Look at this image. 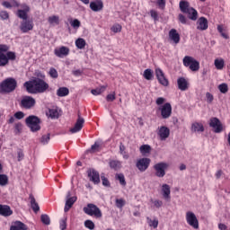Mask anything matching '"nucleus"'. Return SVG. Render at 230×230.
<instances>
[{
  "label": "nucleus",
  "instance_id": "nucleus-49",
  "mask_svg": "<svg viewBox=\"0 0 230 230\" xmlns=\"http://www.w3.org/2000/svg\"><path fill=\"white\" fill-rule=\"evenodd\" d=\"M5 56L8 58V62H10V60L13 62L17 58V55H15L13 51H8Z\"/></svg>",
  "mask_w": 230,
  "mask_h": 230
},
{
  "label": "nucleus",
  "instance_id": "nucleus-43",
  "mask_svg": "<svg viewBox=\"0 0 230 230\" xmlns=\"http://www.w3.org/2000/svg\"><path fill=\"white\" fill-rule=\"evenodd\" d=\"M40 220H41L42 224H44L45 226H49V224H51V219H49V216H48L46 214L41 215Z\"/></svg>",
  "mask_w": 230,
  "mask_h": 230
},
{
  "label": "nucleus",
  "instance_id": "nucleus-45",
  "mask_svg": "<svg viewBox=\"0 0 230 230\" xmlns=\"http://www.w3.org/2000/svg\"><path fill=\"white\" fill-rule=\"evenodd\" d=\"M218 89H219L220 93H222V94H226L227 93V91H229V86H227V84L223 83L218 85Z\"/></svg>",
  "mask_w": 230,
  "mask_h": 230
},
{
  "label": "nucleus",
  "instance_id": "nucleus-44",
  "mask_svg": "<svg viewBox=\"0 0 230 230\" xmlns=\"http://www.w3.org/2000/svg\"><path fill=\"white\" fill-rule=\"evenodd\" d=\"M84 227H86V229L93 230L95 227L94 222H93V220H91V219L85 220Z\"/></svg>",
  "mask_w": 230,
  "mask_h": 230
},
{
  "label": "nucleus",
  "instance_id": "nucleus-32",
  "mask_svg": "<svg viewBox=\"0 0 230 230\" xmlns=\"http://www.w3.org/2000/svg\"><path fill=\"white\" fill-rule=\"evenodd\" d=\"M146 222H147L149 227H153L154 229H157V227L159 226V219H157V218H155L152 220V218L147 217Z\"/></svg>",
  "mask_w": 230,
  "mask_h": 230
},
{
  "label": "nucleus",
  "instance_id": "nucleus-36",
  "mask_svg": "<svg viewBox=\"0 0 230 230\" xmlns=\"http://www.w3.org/2000/svg\"><path fill=\"white\" fill-rule=\"evenodd\" d=\"M85 40L79 38L75 40V46L78 49H84L85 48Z\"/></svg>",
  "mask_w": 230,
  "mask_h": 230
},
{
  "label": "nucleus",
  "instance_id": "nucleus-41",
  "mask_svg": "<svg viewBox=\"0 0 230 230\" xmlns=\"http://www.w3.org/2000/svg\"><path fill=\"white\" fill-rule=\"evenodd\" d=\"M49 139H51V134L48 133L40 138V142L41 145H48V143H49Z\"/></svg>",
  "mask_w": 230,
  "mask_h": 230
},
{
  "label": "nucleus",
  "instance_id": "nucleus-2",
  "mask_svg": "<svg viewBox=\"0 0 230 230\" xmlns=\"http://www.w3.org/2000/svg\"><path fill=\"white\" fill-rule=\"evenodd\" d=\"M180 10L182 13H187L189 19L190 21H197V17H199V13L195 8L190 6V2L181 0L180 1Z\"/></svg>",
  "mask_w": 230,
  "mask_h": 230
},
{
  "label": "nucleus",
  "instance_id": "nucleus-60",
  "mask_svg": "<svg viewBox=\"0 0 230 230\" xmlns=\"http://www.w3.org/2000/svg\"><path fill=\"white\" fill-rule=\"evenodd\" d=\"M206 98L208 103H213V101L215 100V97L209 92L206 93Z\"/></svg>",
  "mask_w": 230,
  "mask_h": 230
},
{
  "label": "nucleus",
  "instance_id": "nucleus-5",
  "mask_svg": "<svg viewBox=\"0 0 230 230\" xmlns=\"http://www.w3.org/2000/svg\"><path fill=\"white\" fill-rule=\"evenodd\" d=\"M25 123L31 132H39L40 130V119L35 115L27 117Z\"/></svg>",
  "mask_w": 230,
  "mask_h": 230
},
{
  "label": "nucleus",
  "instance_id": "nucleus-53",
  "mask_svg": "<svg viewBox=\"0 0 230 230\" xmlns=\"http://www.w3.org/2000/svg\"><path fill=\"white\" fill-rule=\"evenodd\" d=\"M156 4L160 10L166 8V0H156Z\"/></svg>",
  "mask_w": 230,
  "mask_h": 230
},
{
  "label": "nucleus",
  "instance_id": "nucleus-14",
  "mask_svg": "<svg viewBox=\"0 0 230 230\" xmlns=\"http://www.w3.org/2000/svg\"><path fill=\"white\" fill-rule=\"evenodd\" d=\"M136 166L139 172H146L150 166V158H140L137 161Z\"/></svg>",
  "mask_w": 230,
  "mask_h": 230
},
{
  "label": "nucleus",
  "instance_id": "nucleus-54",
  "mask_svg": "<svg viewBox=\"0 0 230 230\" xmlns=\"http://www.w3.org/2000/svg\"><path fill=\"white\" fill-rule=\"evenodd\" d=\"M217 31L220 32V35H221V37H223V39H229V35H227V33L224 32V27H222V25L217 26Z\"/></svg>",
  "mask_w": 230,
  "mask_h": 230
},
{
  "label": "nucleus",
  "instance_id": "nucleus-1",
  "mask_svg": "<svg viewBox=\"0 0 230 230\" xmlns=\"http://www.w3.org/2000/svg\"><path fill=\"white\" fill-rule=\"evenodd\" d=\"M23 87H25L29 94H42L49 89V84L41 78H36L25 82Z\"/></svg>",
  "mask_w": 230,
  "mask_h": 230
},
{
  "label": "nucleus",
  "instance_id": "nucleus-26",
  "mask_svg": "<svg viewBox=\"0 0 230 230\" xmlns=\"http://www.w3.org/2000/svg\"><path fill=\"white\" fill-rule=\"evenodd\" d=\"M177 84H178V88L180 89V91H187L188 81H186V78H184V77L178 78Z\"/></svg>",
  "mask_w": 230,
  "mask_h": 230
},
{
  "label": "nucleus",
  "instance_id": "nucleus-24",
  "mask_svg": "<svg viewBox=\"0 0 230 230\" xmlns=\"http://www.w3.org/2000/svg\"><path fill=\"white\" fill-rule=\"evenodd\" d=\"M29 199L31 201V209L34 211V213H39V211H40V207H39V203H37L35 196H33V194H30Z\"/></svg>",
  "mask_w": 230,
  "mask_h": 230
},
{
  "label": "nucleus",
  "instance_id": "nucleus-37",
  "mask_svg": "<svg viewBox=\"0 0 230 230\" xmlns=\"http://www.w3.org/2000/svg\"><path fill=\"white\" fill-rule=\"evenodd\" d=\"M144 78H146V80H152V78H154V71L150 68L146 69L144 71Z\"/></svg>",
  "mask_w": 230,
  "mask_h": 230
},
{
  "label": "nucleus",
  "instance_id": "nucleus-61",
  "mask_svg": "<svg viewBox=\"0 0 230 230\" xmlns=\"http://www.w3.org/2000/svg\"><path fill=\"white\" fill-rule=\"evenodd\" d=\"M116 100V93L113 92L112 93H110L106 96V101L107 102H114Z\"/></svg>",
  "mask_w": 230,
  "mask_h": 230
},
{
  "label": "nucleus",
  "instance_id": "nucleus-47",
  "mask_svg": "<svg viewBox=\"0 0 230 230\" xmlns=\"http://www.w3.org/2000/svg\"><path fill=\"white\" fill-rule=\"evenodd\" d=\"M49 116L52 119H55V118H58V110H57V109L49 110Z\"/></svg>",
  "mask_w": 230,
  "mask_h": 230
},
{
  "label": "nucleus",
  "instance_id": "nucleus-31",
  "mask_svg": "<svg viewBox=\"0 0 230 230\" xmlns=\"http://www.w3.org/2000/svg\"><path fill=\"white\" fill-rule=\"evenodd\" d=\"M68 95H69V88L67 87H59L57 90V96H58L59 98H64Z\"/></svg>",
  "mask_w": 230,
  "mask_h": 230
},
{
  "label": "nucleus",
  "instance_id": "nucleus-63",
  "mask_svg": "<svg viewBox=\"0 0 230 230\" xmlns=\"http://www.w3.org/2000/svg\"><path fill=\"white\" fill-rule=\"evenodd\" d=\"M17 157H18V161L21 162L24 159V152L22 151V149H19L17 152Z\"/></svg>",
  "mask_w": 230,
  "mask_h": 230
},
{
  "label": "nucleus",
  "instance_id": "nucleus-9",
  "mask_svg": "<svg viewBox=\"0 0 230 230\" xmlns=\"http://www.w3.org/2000/svg\"><path fill=\"white\" fill-rule=\"evenodd\" d=\"M158 111H160L163 119H168L172 117V104L170 102H165L160 106Z\"/></svg>",
  "mask_w": 230,
  "mask_h": 230
},
{
  "label": "nucleus",
  "instance_id": "nucleus-25",
  "mask_svg": "<svg viewBox=\"0 0 230 230\" xmlns=\"http://www.w3.org/2000/svg\"><path fill=\"white\" fill-rule=\"evenodd\" d=\"M13 211L10 208V206L7 205H0V215L2 217H10L12 216Z\"/></svg>",
  "mask_w": 230,
  "mask_h": 230
},
{
  "label": "nucleus",
  "instance_id": "nucleus-28",
  "mask_svg": "<svg viewBox=\"0 0 230 230\" xmlns=\"http://www.w3.org/2000/svg\"><path fill=\"white\" fill-rule=\"evenodd\" d=\"M109 166L111 170L118 172L121 169V162L119 160H110Z\"/></svg>",
  "mask_w": 230,
  "mask_h": 230
},
{
  "label": "nucleus",
  "instance_id": "nucleus-51",
  "mask_svg": "<svg viewBox=\"0 0 230 230\" xmlns=\"http://www.w3.org/2000/svg\"><path fill=\"white\" fill-rule=\"evenodd\" d=\"M10 50V46L0 44V55H4V53H7V51Z\"/></svg>",
  "mask_w": 230,
  "mask_h": 230
},
{
  "label": "nucleus",
  "instance_id": "nucleus-15",
  "mask_svg": "<svg viewBox=\"0 0 230 230\" xmlns=\"http://www.w3.org/2000/svg\"><path fill=\"white\" fill-rule=\"evenodd\" d=\"M155 75L161 85H164V87H168L170 83L168 82L166 76H164V72H163L161 68L155 69Z\"/></svg>",
  "mask_w": 230,
  "mask_h": 230
},
{
  "label": "nucleus",
  "instance_id": "nucleus-13",
  "mask_svg": "<svg viewBox=\"0 0 230 230\" xmlns=\"http://www.w3.org/2000/svg\"><path fill=\"white\" fill-rule=\"evenodd\" d=\"M34 26L33 20H22L20 24V30L22 33H28V31L33 30Z\"/></svg>",
  "mask_w": 230,
  "mask_h": 230
},
{
  "label": "nucleus",
  "instance_id": "nucleus-64",
  "mask_svg": "<svg viewBox=\"0 0 230 230\" xmlns=\"http://www.w3.org/2000/svg\"><path fill=\"white\" fill-rule=\"evenodd\" d=\"M14 118L16 119H22L24 118V112L22 111H17L14 113Z\"/></svg>",
  "mask_w": 230,
  "mask_h": 230
},
{
  "label": "nucleus",
  "instance_id": "nucleus-57",
  "mask_svg": "<svg viewBox=\"0 0 230 230\" xmlns=\"http://www.w3.org/2000/svg\"><path fill=\"white\" fill-rule=\"evenodd\" d=\"M91 152L93 154L100 152V142H95L94 145L91 146Z\"/></svg>",
  "mask_w": 230,
  "mask_h": 230
},
{
  "label": "nucleus",
  "instance_id": "nucleus-27",
  "mask_svg": "<svg viewBox=\"0 0 230 230\" xmlns=\"http://www.w3.org/2000/svg\"><path fill=\"white\" fill-rule=\"evenodd\" d=\"M10 230H28V226L21 221H16L14 225L11 226Z\"/></svg>",
  "mask_w": 230,
  "mask_h": 230
},
{
  "label": "nucleus",
  "instance_id": "nucleus-48",
  "mask_svg": "<svg viewBox=\"0 0 230 230\" xmlns=\"http://www.w3.org/2000/svg\"><path fill=\"white\" fill-rule=\"evenodd\" d=\"M8 184V176L0 174V186H6Z\"/></svg>",
  "mask_w": 230,
  "mask_h": 230
},
{
  "label": "nucleus",
  "instance_id": "nucleus-46",
  "mask_svg": "<svg viewBox=\"0 0 230 230\" xmlns=\"http://www.w3.org/2000/svg\"><path fill=\"white\" fill-rule=\"evenodd\" d=\"M49 75L50 78H54V79L58 78V71H57L55 69V67H50V69L49 71Z\"/></svg>",
  "mask_w": 230,
  "mask_h": 230
},
{
  "label": "nucleus",
  "instance_id": "nucleus-39",
  "mask_svg": "<svg viewBox=\"0 0 230 230\" xmlns=\"http://www.w3.org/2000/svg\"><path fill=\"white\" fill-rule=\"evenodd\" d=\"M49 24H60V18L57 15H52L48 18Z\"/></svg>",
  "mask_w": 230,
  "mask_h": 230
},
{
  "label": "nucleus",
  "instance_id": "nucleus-52",
  "mask_svg": "<svg viewBox=\"0 0 230 230\" xmlns=\"http://www.w3.org/2000/svg\"><path fill=\"white\" fill-rule=\"evenodd\" d=\"M150 15H151L152 19H154L155 22H157V21H159V13H157V11L151 10Z\"/></svg>",
  "mask_w": 230,
  "mask_h": 230
},
{
  "label": "nucleus",
  "instance_id": "nucleus-8",
  "mask_svg": "<svg viewBox=\"0 0 230 230\" xmlns=\"http://www.w3.org/2000/svg\"><path fill=\"white\" fill-rule=\"evenodd\" d=\"M168 169V164L161 162L154 165L156 177L163 178L166 175V170Z\"/></svg>",
  "mask_w": 230,
  "mask_h": 230
},
{
  "label": "nucleus",
  "instance_id": "nucleus-23",
  "mask_svg": "<svg viewBox=\"0 0 230 230\" xmlns=\"http://www.w3.org/2000/svg\"><path fill=\"white\" fill-rule=\"evenodd\" d=\"M89 180L93 182V184H100V173L95 170H92L88 172Z\"/></svg>",
  "mask_w": 230,
  "mask_h": 230
},
{
  "label": "nucleus",
  "instance_id": "nucleus-19",
  "mask_svg": "<svg viewBox=\"0 0 230 230\" xmlns=\"http://www.w3.org/2000/svg\"><path fill=\"white\" fill-rule=\"evenodd\" d=\"M22 8L23 9H19L16 13L17 17L19 19H22V21H26L28 19V13L30 12V6L26 4H22Z\"/></svg>",
  "mask_w": 230,
  "mask_h": 230
},
{
  "label": "nucleus",
  "instance_id": "nucleus-22",
  "mask_svg": "<svg viewBox=\"0 0 230 230\" xmlns=\"http://www.w3.org/2000/svg\"><path fill=\"white\" fill-rule=\"evenodd\" d=\"M169 39L172 40L174 44H179L181 42V34L177 32V30L171 29L169 31Z\"/></svg>",
  "mask_w": 230,
  "mask_h": 230
},
{
  "label": "nucleus",
  "instance_id": "nucleus-21",
  "mask_svg": "<svg viewBox=\"0 0 230 230\" xmlns=\"http://www.w3.org/2000/svg\"><path fill=\"white\" fill-rule=\"evenodd\" d=\"M54 54L58 58H64V57H67L69 55V48L62 46L59 49H54Z\"/></svg>",
  "mask_w": 230,
  "mask_h": 230
},
{
  "label": "nucleus",
  "instance_id": "nucleus-58",
  "mask_svg": "<svg viewBox=\"0 0 230 230\" xmlns=\"http://www.w3.org/2000/svg\"><path fill=\"white\" fill-rule=\"evenodd\" d=\"M0 18L2 21L10 19V14L6 11H0Z\"/></svg>",
  "mask_w": 230,
  "mask_h": 230
},
{
  "label": "nucleus",
  "instance_id": "nucleus-55",
  "mask_svg": "<svg viewBox=\"0 0 230 230\" xmlns=\"http://www.w3.org/2000/svg\"><path fill=\"white\" fill-rule=\"evenodd\" d=\"M111 30L113 31V33H119L122 30L121 25L119 23L114 24Z\"/></svg>",
  "mask_w": 230,
  "mask_h": 230
},
{
  "label": "nucleus",
  "instance_id": "nucleus-40",
  "mask_svg": "<svg viewBox=\"0 0 230 230\" xmlns=\"http://www.w3.org/2000/svg\"><path fill=\"white\" fill-rule=\"evenodd\" d=\"M215 66L217 69L218 70H222L224 69V66H225V61L224 59H215L214 61Z\"/></svg>",
  "mask_w": 230,
  "mask_h": 230
},
{
  "label": "nucleus",
  "instance_id": "nucleus-56",
  "mask_svg": "<svg viewBox=\"0 0 230 230\" xmlns=\"http://www.w3.org/2000/svg\"><path fill=\"white\" fill-rule=\"evenodd\" d=\"M116 207L119 208V209H121L123 206H125V199H117L115 200Z\"/></svg>",
  "mask_w": 230,
  "mask_h": 230
},
{
  "label": "nucleus",
  "instance_id": "nucleus-62",
  "mask_svg": "<svg viewBox=\"0 0 230 230\" xmlns=\"http://www.w3.org/2000/svg\"><path fill=\"white\" fill-rule=\"evenodd\" d=\"M71 26L75 29L79 28L81 26V22L78 21V19H75L71 22Z\"/></svg>",
  "mask_w": 230,
  "mask_h": 230
},
{
  "label": "nucleus",
  "instance_id": "nucleus-4",
  "mask_svg": "<svg viewBox=\"0 0 230 230\" xmlns=\"http://www.w3.org/2000/svg\"><path fill=\"white\" fill-rule=\"evenodd\" d=\"M83 211L85 215H88V217H93V218H96L97 220H100V218L103 217L102 209L93 203H88L86 207H84Z\"/></svg>",
  "mask_w": 230,
  "mask_h": 230
},
{
  "label": "nucleus",
  "instance_id": "nucleus-12",
  "mask_svg": "<svg viewBox=\"0 0 230 230\" xmlns=\"http://www.w3.org/2000/svg\"><path fill=\"white\" fill-rule=\"evenodd\" d=\"M77 116H78V119H76L75 124L69 130L70 134H76L80 132L82 128H84V124L85 123V119L82 118V116L80 115V112H78Z\"/></svg>",
  "mask_w": 230,
  "mask_h": 230
},
{
  "label": "nucleus",
  "instance_id": "nucleus-6",
  "mask_svg": "<svg viewBox=\"0 0 230 230\" xmlns=\"http://www.w3.org/2000/svg\"><path fill=\"white\" fill-rule=\"evenodd\" d=\"M183 66L189 67L190 71L196 72L200 69V63L191 56H185L182 59Z\"/></svg>",
  "mask_w": 230,
  "mask_h": 230
},
{
  "label": "nucleus",
  "instance_id": "nucleus-11",
  "mask_svg": "<svg viewBox=\"0 0 230 230\" xmlns=\"http://www.w3.org/2000/svg\"><path fill=\"white\" fill-rule=\"evenodd\" d=\"M186 221L190 227H193L194 229H199V219H197V216H195V213L191 211H188L186 213Z\"/></svg>",
  "mask_w": 230,
  "mask_h": 230
},
{
  "label": "nucleus",
  "instance_id": "nucleus-7",
  "mask_svg": "<svg viewBox=\"0 0 230 230\" xmlns=\"http://www.w3.org/2000/svg\"><path fill=\"white\" fill-rule=\"evenodd\" d=\"M35 103H37L35 98L27 95L22 98L20 107L27 110L33 109V107H35Z\"/></svg>",
  "mask_w": 230,
  "mask_h": 230
},
{
  "label": "nucleus",
  "instance_id": "nucleus-42",
  "mask_svg": "<svg viewBox=\"0 0 230 230\" xmlns=\"http://www.w3.org/2000/svg\"><path fill=\"white\" fill-rule=\"evenodd\" d=\"M14 134L15 136H19L22 132V123L18 122L14 124Z\"/></svg>",
  "mask_w": 230,
  "mask_h": 230
},
{
  "label": "nucleus",
  "instance_id": "nucleus-3",
  "mask_svg": "<svg viewBox=\"0 0 230 230\" xmlns=\"http://www.w3.org/2000/svg\"><path fill=\"white\" fill-rule=\"evenodd\" d=\"M15 89H17V80L13 77L6 78L0 84V93L2 94L13 93Z\"/></svg>",
  "mask_w": 230,
  "mask_h": 230
},
{
  "label": "nucleus",
  "instance_id": "nucleus-33",
  "mask_svg": "<svg viewBox=\"0 0 230 230\" xmlns=\"http://www.w3.org/2000/svg\"><path fill=\"white\" fill-rule=\"evenodd\" d=\"M139 150L142 155H146V154H150L152 152V146H150V145H142Z\"/></svg>",
  "mask_w": 230,
  "mask_h": 230
},
{
  "label": "nucleus",
  "instance_id": "nucleus-59",
  "mask_svg": "<svg viewBox=\"0 0 230 230\" xmlns=\"http://www.w3.org/2000/svg\"><path fill=\"white\" fill-rule=\"evenodd\" d=\"M101 179L102 181V185L106 188H111V181H109V179L105 176H101Z\"/></svg>",
  "mask_w": 230,
  "mask_h": 230
},
{
  "label": "nucleus",
  "instance_id": "nucleus-50",
  "mask_svg": "<svg viewBox=\"0 0 230 230\" xmlns=\"http://www.w3.org/2000/svg\"><path fill=\"white\" fill-rule=\"evenodd\" d=\"M60 229L66 230L67 228V217H63L59 222Z\"/></svg>",
  "mask_w": 230,
  "mask_h": 230
},
{
  "label": "nucleus",
  "instance_id": "nucleus-17",
  "mask_svg": "<svg viewBox=\"0 0 230 230\" xmlns=\"http://www.w3.org/2000/svg\"><path fill=\"white\" fill-rule=\"evenodd\" d=\"M157 136L160 141H166L170 137V128L166 126H162L158 128Z\"/></svg>",
  "mask_w": 230,
  "mask_h": 230
},
{
  "label": "nucleus",
  "instance_id": "nucleus-38",
  "mask_svg": "<svg viewBox=\"0 0 230 230\" xmlns=\"http://www.w3.org/2000/svg\"><path fill=\"white\" fill-rule=\"evenodd\" d=\"M8 64L6 54H0V67H4V66H8Z\"/></svg>",
  "mask_w": 230,
  "mask_h": 230
},
{
  "label": "nucleus",
  "instance_id": "nucleus-35",
  "mask_svg": "<svg viewBox=\"0 0 230 230\" xmlns=\"http://www.w3.org/2000/svg\"><path fill=\"white\" fill-rule=\"evenodd\" d=\"M115 179L119 181L120 186H127V181H125V175L123 173H117Z\"/></svg>",
  "mask_w": 230,
  "mask_h": 230
},
{
  "label": "nucleus",
  "instance_id": "nucleus-30",
  "mask_svg": "<svg viewBox=\"0 0 230 230\" xmlns=\"http://www.w3.org/2000/svg\"><path fill=\"white\" fill-rule=\"evenodd\" d=\"M204 124L200 122H194L191 125V132H204Z\"/></svg>",
  "mask_w": 230,
  "mask_h": 230
},
{
  "label": "nucleus",
  "instance_id": "nucleus-20",
  "mask_svg": "<svg viewBox=\"0 0 230 230\" xmlns=\"http://www.w3.org/2000/svg\"><path fill=\"white\" fill-rule=\"evenodd\" d=\"M90 8L92 12H102L103 10L102 0H93L90 3Z\"/></svg>",
  "mask_w": 230,
  "mask_h": 230
},
{
  "label": "nucleus",
  "instance_id": "nucleus-29",
  "mask_svg": "<svg viewBox=\"0 0 230 230\" xmlns=\"http://www.w3.org/2000/svg\"><path fill=\"white\" fill-rule=\"evenodd\" d=\"M162 191H163V197L165 199V200H170L171 196V190H170V185L168 184H164L162 185Z\"/></svg>",
  "mask_w": 230,
  "mask_h": 230
},
{
  "label": "nucleus",
  "instance_id": "nucleus-34",
  "mask_svg": "<svg viewBox=\"0 0 230 230\" xmlns=\"http://www.w3.org/2000/svg\"><path fill=\"white\" fill-rule=\"evenodd\" d=\"M106 89H107V85H102L99 88L93 89L91 91V93H92V94H93V96H98V95L102 94V93H105Z\"/></svg>",
  "mask_w": 230,
  "mask_h": 230
},
{
  "label": "nucleus",
  "instance_id": "nucleus-10",
  "mask_svg": "<svg viewBox=\"0 0 230 230\" xmlns=\"http://www.w3.org/2000/svg\"><path fill=\"white\" fill-rule=\"evenodd\" d=\"M209 127L214 129L215 134H220V132L224 130V126H222V122L217 117H212L209 119Z\"/></svg>",
  "mask_w": 230,
  "mask_h": 230
},
{
  "label": "nucleus",
  "instance_id": "nucleus-18",
  "mask_svg": "<svg viewBox=\"0 0 230 230\" xmlns=\"http://www.w3.org/2000/svg\"><path fill=\"white\" fill-rule=\"evenodd\" d=\"M77 200V198L76 196H74V197H71V192H67V195H66V204H65V208H64V211L65 213H67V211H69V209H71V208H73L75 202H76Z\"/></svg>",
  "mask_w": 230,
  "mask_h": 230
},
{
  "label": "nucleus",
  "instance_id": "nucleus-16",
  "mask_svg": "<svg viewBox=\"0 0 230 230\" xmlns=\"http://www.w3.org/2000/svg\"><path fill=\"white\" fill-rule=\"evenodd\" d=\"M196 25H197V30H199V31H206V30L209 28V23L208 22V19L204 16H201L198 19Z\"/></svg>",
  "mask_w": 230,
  "mask_h": 230
}]
</instances>
